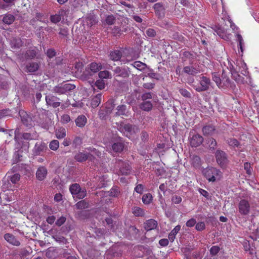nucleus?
<instances>
[{
	"label": "nucleus",
	"instance_id": "obj_3",
	"mask_svg": "<svg viewBox=\"0 0 259 259\" xmlns=\"http://www.w3.org/2000/svg\"><path fill=\"white\" fill-rule=\"evenodd\" d=\"M71 193L79 199H82L86 196L87 192L85 189H82L78 184L75 183L69 187Z\"/></svg>",
	"mask_w": 259,
	"mask_h": 259
},
{
	"label": "nucleus",
	"instance_id": "obj_51",
	"mask_svg": "<svg viewBox=\"0 0 259 259\" xmlns=\"http://www.w3.org/2000/svg\"><path fill=\"white\" fill-rule=\"evenodd\" d=\"M244 169L246 171V173L248 175H250L251 174V172L252 171V168L251 167L250 163L248 162H246L244 163Z\"/></svg>",
	"mask_w": 259,
	"mask_h": 259
},
{
	"label": "nucleus",
	"instance_id": "obj_29",
	"mask_svg": "<svg viewBox=\"0 0 259 259\" xmlns=\"http://www.w3.org/2000/svg\"><path fill=\"white\" fill-rule=\"evenodd\" d=\"M91 87L94 91H98V90H103L105 88L104 82H90Z\"/></svg>",
	"mask_w": 259,
	"mask_h": 259
},
{
	"label": "nucleus",
	"instance_id": "obj_7",
	"mask_svg": "<svg viewBox=\"0 0 259 259\" xmlns=\"http://www.w3.org/2000/svg\"><path fill=\"white\" fill-rule=\"evenodd\" d=\"M20 175L18 173L14 174L11 176H8L7 181H3V188L8 190L12 189V186L9 181H11L13 184H16L20 181Z\"/></svg>",
	"mask_w": 259,
	"mask_h": 259
},
{
	"label": "nucleus",
	"instance_id": "obj_17",
	"mask_svg": "<svg viewBox=\"0 0 259 259\" xmlns=\"http://www.w3.org/2000/svg\"><path fill=\"white\" fill-rule=\"evenodd\" d=\"M83 67V64L79 61H76L72 69V72L74 73L75 76L78 78L81 76V73Z\"/></svg>",
	"mask_w": 259,
	"mask_h": 259
},
{
	"label": "nucleus",
	"instance_id": "obj_42",
	"mask_svg": "<svg viewBox=\"0 0 259 259\" xmlns=\"http://www.w3.org/2000/svg\"><path fill=\"white\" fill-rule=\"evenodd\" d=\"M99 77L101 79H111V74L107 70L100 71L98 74Z\"/></svg>",
	"mask_w": 259,
	"mask_h": 259
},
{
	"label": "nucleus",
	"instance_id": "obj_28",
	"mask_svg": "<svg viewBox=\"0 0 259 259\" xmlns=\"http://www.w3.org/2000/svg\"><path fill=\"white\" fill-rule=\"evenodd\" d=\"M191 164L195 168H199L201 166V158L197 155H193L191 158Z\"/></svg>",
	"mask_w": 259,
	"mask_h": 259
},
{
	"label": "nucleus",
	"instance_id": "obj_47",
	"mask_svg": "<svg viewBox=\"0 0 259 259\" xmlns=\"http://www.w3.org/2000/svg\"><path fill=\"white\" fill-rule=\"evenodd\" d=\"M220 250V247L219 246L213 245L210 248V249L209 250L210 254L212 256H215L219 253Z\"/></svg>",
	"mask_w": 259,
	"mask_h": 259
},
{
	"label": "nucleus",
	"instance_id": "obj_13",
	"mask_svg": "<svg viewBox=\"0 0 259 259\" xmlns=\"http://www.w3.org/2000/svg\"><path fill=\"white\" fill-rule=\"evenodd\" d=\"M210 82H190L191 85L198 92L206 90L209 88Z\"/></svg>",
	"mask_w": 259,
	"mask_h": 259
},
{
	"label": "nucleus",
	"instance_id": "obj_32",
	"mask_svg": "<svg viewBox=\"0 0 259 259\" xmlns=\"http://www.w3.org/2000/svg\"><path fill=\"white\" fill-rule=\"evenodd\" d=\"M132 213L137 217H143L145 214L144 210L138 206H134L132 208Z\"/></svg>",
	"mask_w": 259,
	"mask_h": 259
},
{
	"label": "nucleus",
	"instance_id": "obj_21",
	"mask_svg": "<svg viewBox=\"0 0 259 259\" xmlns=\"http://www.w3.org/2000/svg\"><path fill=\"white\" fill-rule=\"evenodd\" d=\"M86 23L88 25L91 27L98 22L97 17L93 14H90L85 18Z\"/></svg>",
	"mask_w": 259,
	"mask_h": 259
},
{
	"label": "nucleus",
	"instance_id": "obj_37",
	"mask_svg": "<svg viewBox=\"0 0 259 259\" xmlns=\"http://www.w3.org/2000/svg\"><path fill=\"white\" fill-rule=\"evenodd\" d=\"M14 20L15 17L13 15L7 14L4 16L3 21L4 23L10 25L14 21Z\"/></svg>",
	"mask_w": 259,
	"mask_h": 259
},
{
	"label": "nucleus",
	"instance_id": "obj_2",
	"mask_svg": "<svg viewBox=\"0 0 259 259\" xmlns=\"http://www.w3.org/2000/svg\"><path fill=\"white\" fill-rule=\"evenodd\" d=\"M249 202L246 199H241L238 203V212L242 216H248L250 212Z\"/></svg>",
	"mask_w": 259,
	"mask_h": 259
},
{
	"label": "nucleus",
	"instance_id": "obj_36",
	"mask_svg": "<svg viewBox=\"0 0 259 259\" xmlns=\"http://www.w3.org/2000/svg\"><path fill=\"white\" fill-rule=\"evenodd\" d=\"M124 148V145L121 142H117L112 145L113 150L115 152H122Z\"/></svg>",
	"mask_w": 259,
	"mask_h": 259
},
{
	"label": "nucleus",
	"instance_id": "obj_9",
	"mask_svg": "<svg viewBox=\"0 0 259 259\" xmlns=\"http://www.w3.org/2000/svg\"><path fill=\"white\" fill-rule=\"evenodd\" d=\"M116 163L119 167L120 174L123 175H127L130 174L131 167L126 162L118 159L116 160Z\"/></svg>",
	"mask_w": 259,
	"mask_h": 259
},
{
	"label": "nucleus",
	"instance_id": "obj_20",
	"mask_svg": "<svg viewBox=\"0 0 259 259\" xmlns=\"http://www.w3.org/2000/svg\"><path fill=\"white\" fill-rule=\"evenodd\" d=\"M39 65L38 63L34 62L28 63L25 66L26 71L33 72L37 71L39 68Z\"/></svg>",
	"mask_w": 259,
	"mask_h": 259
},
{
	"label": "nucleus",
	"instance_id": "obj_38",
	"mask_svg": "<svg viewBox=\"0 0 259 259\" xmlns=\"http://www.w3.org/2000/svg\"><path fill=\"white\" fill-rule=\"evenodd\" d=\"M183 70L185 73L190 75H195L198 72V70L193 66H185Z\"/></svg>",
	"mask_w": 259,
	"mask_h": 259
},
{
	"label": "nucleus",
	"instance_id": "obj_53",
	"mask_svg": "<svg viewBox=\"0 0 259 259\" xmlns=\"http://www.w3.org/2000/svg\"><path fill=\"white\" fill-rule=\"evenodd\" d=\"M71 120L70 116L68 114H64L61 116L60 121L63 124L68 123Z\"/></svg>",
	"mask_w": 259,
	"mask_h": 259
},
{
	"label": "nucleus",
	"instance_id": "obj_31",
	"mask_svg": "<svg viewBox=\"0 0 259 259\" xmlns=\"http://www.w3.org/2000/svg\"><path fill=\"white\" fill-rule=\"evenodd\" d=\"M102 68V66L100 63H97L96 62H92L88 66V68L94 73L97 72Z\"/></svg>",
	"mask_w": 259,
	"mask_h": 259
},
{
	"label": "nucleus",
	"instance_id": "obj_60",
	"mask_svg": "<svg viewBox=\"0 0 259 259\" xmlns=\"http://www.w3.org/2000/svg\"><path fill=\"white\" fill-rule=\"evenodd\" d=\"M237 40L239 42L240 49L241 52H242L243 51L242 47H243V45L244 44L243 39L242 38V37L241 36V35L240 34H238L237 35Z\"/></svg>",
	"mask_w": 259,
	"mask_h": 259
},
{
	"label": "nucleus",
	"instance_id": "obj_6",
	"mask_svg": "<svg viewBox=\"0 0 259 259\" xmlns=\"http://www.w3.org/2000/svg\"><path fill=\"white\" fill-rule=\"evenodd\" d=\"M215 158L217 163L221 167L225 166L228 162L227 155L226 153L223 150H217L215 152Z\"/></svg>",
	"mask_w": 259,
	"mask_h": 259
},
{
	"label": "nucleus",
	"instance_id": "obj_45",
	"mask_svg": "<svg viewBox=\"0 0 259 259\" xmlns=\"http://www.w3.org/2000/svg\"><path fill=\"white\" fill-rule=\"evenodd\" d=\"M146 76H148L152 79L160 80L162 79V77L159 74L155 73L153 71H150L148 72Z\"/></svg>",
	"mask_w": 259,
	"mask_h": 259
},
{
	"label": "nucleus",
	"instance_id": "obj_15",
	"mask_svg": "<svg viewBox=\"0 0 259 259\" xmlns=\"http://www.w3.org/2000/svg\"><path fill=\"white\" fill-rule=\"evenodd\" d=\"M19 116L21 118L23 123L26 126L28 127L32 125L31 117L25 111L23 110L19 111Z\"/></svg>",
	"mask_w": 259,
	"mask_h": 259
},
{
	"label": "nucleus",
	"instance_id": "obj_44",
	"mask_svg": "<svg viewBox=\"0 0 259 259\" xmlns=\"http://www.w3.org/2000/svg\"><path fill=\"white\" fill-rule=\"evenodd\" d=\"M75 205L78 209H82L88 208L89 206V203L85 200H83L77 202Z\"/></svg>",
	"mask_w": 259,
	"mask_h": 259
},
{
	"label": "nucleus",
	"instance_id": "obj_49",
	"mask_svg": "<svg viewBox=\"0 0 259 259\" xmlns=\"http://www.w3.org/2000/svg\"><path fill=\"white\" fill-rule=\"evenodd\" d=\"M59 145V142L56 140L51 141L50 145H49V146H50V149L54 151H56L58 149Z\"/></svg>",
	"mask_w": 259,
	"mask_h": 259
},
{
	"label": "nucleus",
	"instance_id": "obj_39",
	"mask_svg": "<svg viewBox=\"0 0 259 259\" xmlns=\"http://www.w3.org/2000/svg\"><path fill=\"white\" fill-rule=\"evenodd\" d=\"M57 255V252L54 248H49L46 252V256L49 258H54Z\"/></svg>",
	"mask_w": 259,
	"mask_h": 259
},
{
	"label": "nucleus",
	"instance_id": "obj_24",
	"mask_svg": "<svg viewBox=\"0 0 259 259\" xmlns=\"http://www.w3.org/2000/svg\"><path fill=\"white\" fill-rule=\"evenodd\" d=\"M114 72L117 76H121L123 78L128 76V72L125 69H121L119 67L114 70Z\"/></svg>",
	"mask_w": 259,
	"mask_h": 259
},
{
	"label": "nucleus",
	"instance_id": "obj_35",
	"mask_svg": "<svg viewBox=\"0 0 259 259\" xmlns=\"http://www.w3.org/2000/svg\"><path fill=\"white\" fill-rule=\"evenodd\" d=\"M117 111L116 113L117 116L126 115V107L125 105H119L117 107Z\"/></svg>",
	"mask_w": 259,
	"mask_h": 259
},
{
	"label": "nucleus",
	"instance_id": "obj_40",
	"mask_svg": "<svg viewBox=\"0 0 259 259\" xmlns=\"http://www.w3.org/2000/svg\"><path fill=\"white\" fill-rule=\"evenodd\" d=\"M153 199L152 195L150 193H147L143 195L142 197V202L145 204L150 203Z\"/></svg>",
	"mask_w": 259,
	"mask_h": 259
},
{
	"label": "nucleus",
	"instance_id": "obj_22",
	"mask_svg": "<svg viewBox=\"0 0 259 259\" xmlns=\"http://www.w3.org/2000/svg\"><path fill=\"white\" fill-rule=\"evenodd\" d=\"M90 154L83 152H79L74 156V159L78 162H83L88 159Z\"/></svg>",
	"mask_w": 259,
	"mask_h": 259
},
{
	"label": "nucleus",
	"instance_id": "obj_62",
	"mask_svg": "<svg viewBox=\"0 0 259 259\" xmlns=\"http://www.w3.org/2000/svg\"><path fill=\"white\" fill-rule=\"evenodd\" d=\"M171 201L175 204H178L182 202V199L180 196L175 195L172 197Z\"/></svg>",
	"mask_w": 259,
	"mask_h": 259
},
{
	"label": "nucleus",
	"instance_id": "obj_43",
	"mask_svg": "<svg viewBox=\"0 0 259 259\" xmlns=\"http://www.w3.org/2000/svg\"><path fill=\"white\" fill-rule=\"evenodd\" d=\"M132 65L134 67H135L136 68L139 70H143L145 69L147 67L146 64L143 63L140 61H135L133 63Z\"/></svg>",
	"mask_w": 259,
	"mask_h": 259
},
{
	"label": "nucleus",
	"instance_id": "obj_5",
	"mask_svg": "<svg viewBox=\"0 0 259 259\" xmlns=\"http://www.w3.org/2000/svg\"><path fill=\"white\" fill-rule=\"evenodd\" d=\"M75 86L71 83H60L54 87L53 91L54 93L59 95L66 94L67 92L74 89Z\"/></svg>",
	"mask_w": 259,
	"mask_h": 259
},
{
	"label": "nucleus",
	"instance_id": "obj_18",
	"mask_svg": "<svg viewBox=\"0 0 259 259\" xmlns=\"http://www.w3.org/2000/svg\"><path fill=\"white\" fill-rule=\"evenodd\" d=\"M75 123L76 126L83 128L87 123V118L83 115H79L75 119Z\"/></svg>",
	"mask_w": 259,
	"mask_h": 259
},
{
	"label": "nucleus",
	"instance_id": "obj_12",
	"mask_svg": "<svg viewBox=\"0 0 259 259\" xmlns=\"http://www.w3.org/2000/svg\"><path fill=\"white\" fill-rule=\"evenodd\" d=\"M46 102L47 105L57 108L60 106V99L54 96H46L45 98Z\"/></svg>",
	"mask_w": 259,
	"mask_h": 259
},
{
	"label": "nucleus",
	"instance_id": "obj_11",
	"mask_svg": "<svg viewBox=\"0 0 259 259\" xmlns=\"http://www.w3.org/2000/svg\"><path fill=\"white\" fill-rule=\"evenodd\" d=\"M153 8L155 11V15L158 18L162 19L164 17L165 9L162 3L155 4Z\"/></svg>",
	"mask_w": 259,
	"mask_h": 259
},
{
	"label": "nucleus",
	"instance_id": "obj_59",
	"mask_svg": "<svg viewBox=\"0 0 259 259\" xmlns=\"http://www.w3.org/2000/svg\"><path fill=\"white\" fill-rule=\"evenodd\" d=\"M72 144L74 147L81 145L82 144V139L79 137H75Z\"/></svg>",
	"mask_w": 259,
	"mask_h": 259
},
{
	"label": "nucleus",
	"instance_id": "obj_46",
	"mask_svg": "<svg viewBox=\"0 0 259 259\" xmlns=\"http://www.w3.org/2000/svg\"><path fill=\"white\" fill-rule=\"evenodd\" d=\"M120 194L119 188L114 186L111 189L110 191V196L111 197H117Z\"/></svg>",
	"mask_w": 259,
	"mask_h": 259
},
{
	"label": "nucleus",
	"instance_id": "obj_63",
	"mask_svg": "<svg viewBox=\"0 0 259 259\" xmlns=\"http://www.w3.org/2000/svg\"><path fill=\"white\" fill-rule=\"evenodd\" d=\"M143 186L142 184H139L135 187V191L139 194H142L143 192Z\"/></svg>",
	"mask_w": 259,
	"mask_h": 259
},
{
	"label": "nucleus",
	"instance_id": "obj_58",
	"mask_svg": "<svg viewBox=\"0 0 259 259\" xmlns=\"http://www.w3.org/2000/svg\"><path fill=\"white\" fill-rule=\"evenodd\" d=\"M146 33L148 37H153L156 35V32L154 29L149 28L146 30Z\"/></svg>",
	"mask_w": 259,
	"mask_h": 259
},
{
	"label": "nucleus",
	"instance_id": "obj_52",
	"mask_svg": "<svg viewBox=\"0 0 259 259\" xmlns=\"http://www.w3.org/2000/svg\"><path fill=\"white\" fill-rule=\"evenodd\" d=\"M66 221V218L64 216H61L55 222V224L58 227H60L63 225Z\"/></svg>",
	"mask_w": 259,
	"mask_h": 259
},
{
	"label": "nucleus",
	"instance_id": "obj_4",
	"mask_svg": "<svg viewBox=\"0 0 259 259\" xmlns=\"http://www.w3.org/2000/svg\"><path fill=\"white\" fill-rule=\"evenodd\" d=\"M118 130L120 132L123 133V134L129 139L136 132L134 127L129 123H120L118 127Z\"/></svg>",
	"mask_w": 259,
	"mask_h": 259
},
{
	"label": "nucleus",
	"instance_id": "obj_57",
	"mask_svg": "<svg viewBox=\"0 0 259 259\" xmlns=\"http://www.w3.org/2000/svg\"><path fill=\"white\" fill-rule=\"evenodd\" d=\"M205 225L203 222H200L196 224V229L198 231H201L204 230Z\"/></svg>",
	"mask_w": 259,
	"mask_h": 259
},
{
	"label": "nucleus",
	"instance_id": "obj_64",
	"mask_svg": "<svg viewBox=\"0 0 259 259\" xmlns=\"http://www.w3.org/2000/svg\"><path fill=\"white\" fill-rule=\"evenodd\" d=\"M47 55L51 59L55 56L56 52L53 49H49L47 51Z\"/></svg>",
	"mask_w": 259,
	"mask_h": 259
},
{
	"label": "nucleus",
	"instance_id": "obj_16",
	"mask_svg": "<svg viewBox=\"0 0 259 259\" xmlns=\"http://www.w3.org/2000/svg\"><path fill=\"white\" fill-rule=\"evenodd\" d=\"M47 174L48 171L46 167L40 166L38 168L36 172V177L38 180L41 181L46 178Z\"/></svg>",
	"mask_w": 259,
	"mask_h": 259
},
{
	"label": "nucleus",
	"instance_id": "obj_41",
	"mask_svg": "<svg viewBox=\"0 0 259 259\" xmlns=\"http://www.w3.org/2000/svg\"><path fill=\"white\" fill-rule=\"evenodd\" d=\"M56 136L57 138L63 139L66 136V130L64 128H60L56 131Z\"/></svg>",
	"mask_w": 259,
	"mask_h": 259
},
{
	"label": "nucleus",
	"instance_id": "obj_50",
	"mask_svg": "<svg viewBox=\"0 0 259 259\" xmlns=\"http://www.w3.org/2000/svg\"><path fill=\"white\" fill-rule=\"evenodd\" d=\"M217 141L214 139L211 138L208 140V147L210 149L214 150L217 147Z\"/></svg>",
	"mask_w": 259,
	"mask_h": 259
},
{
	"label": "nucleus",
	"instance_id": "obj_8",
	"mask_svg": "<svg viewBox=\"0 0 259 259\" xmlns=\"http://www.w3.org/2000/svg\"><path fill=\"white\" fill-rule=\"evenodd\" d=\"M189 141L192 147H197L202 144L203 138L198 134H190Z\"/></svg>",
	"mask_w": 259,
	"mask_h": 259
},
{
	"label": "nucleus",
	"instance_id": "obj_27",
	"mask_svg": "<svg viewBox=\"0 0 259 259\" xmlns=\"http://www.w3.org/2000/svg\"><path fill=\"white\" fill-rule=\"evenodd\" d=\"M181 226L180 225H177L176 226L173 230L171 231L170 233L168 235V239L171 242H174L176 234L178 233V232L181 230Z\"/></svg>",
	"mask_w": 259,
	"mask_h": 259
},
{
	"label": "nucleus",
	"instance_id": "obj_25",
	"mask_svg": "<svg viewBox=\"0 0 259 259\" xmlns=\"http://www.w3.org/2000/svg\"><path fill=\"white\" fill-rule=\"evenodd\" d=\"M140 108L143 111L149 112L153 108V104L150 101H144L140 105Z\"/></svg>",
	"mask_w": 259,
	"mask_h": 259
},
{
	"label": "nucleus",
	"instance_id": "obj_14",
	"mask_svg": "<svg viewBox=\"0 0 259 259\" xmlns=\"http://www.w3.org/2000/svg\"><path fill=\"white\" fill-rule=\"evenodd\" d=\"M4 238L10 244L16 246L21 244V243L18 240L16 237L11 233H6L4 235Z\"/></svg>",
	"mask_w": 259,
	"mask_h": 259
},
{
	"label": "nucleus",
	"instance_id": "obj_30",
	"mask_svg": "<svg viewBox=\"0 0 259 259\" xmlns=\"http://www.w3.org/2000/svg\"><path fill=\"white\" fill-rule=\"evenodd\" d=\"M215 131V127L212 125L204 126L202 128V132L204 136L211 135Z\"/></svg>",
	"mask_w": 259,
	"mask_h": 259
},
{
	"label": "nucleus",
	"instance_id": "obj_48",
	"mask_svg": "<svg viewBox=\"0 0 259 259\" xmlns=\"http://www.w3.org/2000/svg\"><path fill=\"white\" fill-rule=\"evenodd\" d=\"M153 94L151 92H146L141 95V100L143 102L147 101V100L152 98Z\"/></svg>",
	"mask_w": 259,
	"mask_h": 259
},
{
	"label": "nucleus",
	"instance_id": "obj_55",
	"mask_svg": "<svg viewBox=\"0 0 259 259\" xmlns=\"http://www.w3.org/2000/svg\"><path fill=\"white\" fill-rule=\"evenodd\" d=\"M115 20V18L114 16L113 15H109L106 17L105 21L107 24L111 25L114 24Z\"/></svg>",
	"mask_w": 259,
	"mask_h": 259
},
{
	"label": "nucleus",
	"instance_id": "obj_1",
	"mask_svg": "<svg viewBox=\"0 0 259 259\" xmlns=\"http://www.w3.org/2000/svg\"><path fill=\"white\" fill-rule=\"evenodd\" d=\"M202 174L209 182H214L221 179L222 173L217 168L207 167L203 169Z\"/></svg>",
	"mask_w": 259,
	"mask_h": 259
},
{
	"label": "nucleus",
	"instance_id": "obj_19",
	"mask_svg": "<svg viewBox=\"0 0 259 259\" xmlns=\"http://www.w3.org/2000/svg\"><path fill=\"white\" fill-rule=\"evenodd\" d=\"M144 229L146 230H152L156 228L157 226V221L154 219L147 220L144 224Z\"/></svg>",
	"mask_w": 259,
	"mask_h": 259
},
{
	"label": "nucleus",
	"instance_id": "obj_23",
	"mask_svg": "<svg viewBox=\"0 0 259 259\" xmlns=\"http://www.w3.org/2000/svg\"><path fill=\"white\" fill-rule=\"evenodd\" d=\"M102 94L101 93L98 94L96 96L92 98L91 100V105L92 108H96L98 107L101 102Z\"/></svg>",
	"mask_w": 259,
	"mask_h": 259
},
{
	"label": "nucleus",
	"instance_id": "obj_61",
	"mask_svg": "<svg viewBox=\"0 0 259 259\" xmlns=\"http://www.w3.org/2000/svg\"><path fill=\"white\" fill-rule=\"evenodd\" d=\"M179 92L184 97L190 98L191 96L190 93L186 89H179Z\"/></svg>",
	"mask_w": 259,
	"mask_h": 259
},
{
	"label": "nucleus",
	"instance_id": "obj_10",
	"mask_svg": "<svg viewBox=\"0 0 259 259\" xmlns=\"http://www.w3.org/2000/svg\"><path fill=\"white\" fill-rule=\"evenodd\" d=\"M48 150L47 145L41 142H37L33 147V154L35 155H42Z\"/></svg>",
	"mask_w": 259,
	"mask_h": 259
},
{
	"label": "nucleus",
	"instance_id": "obj_56",
	"mask_svg": "<svg viewBox=\"0 0 259 259\" xmlns=\"http://www.w3.org/2000/svg\"><path fill=\"white\" fill-rule=\"evenodd\" d=\"M196 220L195 219L191 218L189 219L186 223V225L187 227L191 228L196 225Z\"/></svg>",
	"mask_w": 259,
	"mask_h": 259
},
{
	"label": "nucleus",
	"instance_id": "obj_26",
	"mask_svg": "<svg viewBox=\"0 0 259 259\" xmlns=\"http://www.w3.org/2000/svg\"><path fill=\"white\" fill-rule=\"evenodd\" d=\"M226 143L232 148L235 149L240 146V143L235 138H228L226 140Z\"/></svg>",
	"mask_w": 259,
	"mask_h": 259
},
{
	"label": "nucleus",
	"instance_id": "obj_34",
	"mask_svg": "<svg viewBox=\"0 0 259 259\" xmlns=\"http://www.w3.org/2000/svg\"><path fill=\"white\" fill-rule=\"evenodd\" d=\"M11 46L13 49L19 48L22 46V41L19 38H13L11 40Z\"/></svg>",
	"mask_w": 259,
	"mask_h": 259
},
{
	"label": "nucleus",
	"instance_id": "obj_33",
	"mask_svg": "<svg viewBox=\"0 0 259 259\" xmlns=\"http://www.w3.org/2000/svg\"><path fill=\"white\" fill-rule=\"evenodd\" d=\"M121 52L120 51L116 50L110 53V58L114 61H118L121 58Z\"/></svg>",
	"mask_w": 259,
	"mask_h": 259
},
{
	"label": "nucleus",
	"instance_id": "obj_54",
	"mask_svg": "<svg viewBox=\"0 0 259 259\" xmlns=\"http://www.w3.org/2000/svg\"><path fill=\"white\" fill-rule=\"evenodd\" d=\"M61 16L59 14L51 15L50 17L51 21L54 23H58L61 20Z\"/></svg>",
	"mask_w": 259,
	"mask_h": 259
}]
</instances>
